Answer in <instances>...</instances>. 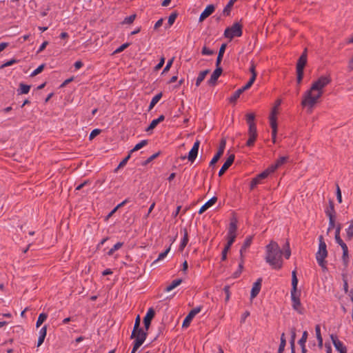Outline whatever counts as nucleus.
I'll use <instances>...</instances> for the list:
<instances>
[{
	"label": "nucleus",
	"instance_id": "1",
	"mask_svg": "<svg viewBox=\"0 0 353 353\" xmlns=\"http://www.w3.org/2000/svg\"><path fill=\"white\" fill-rule=\"evenodd\" d=\"M332 79L330 74L321 76L316 81H314L310 90L305 92L301 101V105L313 108L323 94V89L330 84Z\"/></svg>",
	"mask_w": 353,
	"mask_h": 353
},
{
	"label": "nucleus",
	"instance_id": "2",
	"mask_svg": "<svg viewBox=\"0 0 353 353\" xmlns=\"http://www.w3.org/2000/svg\"><path fill=\"white\" fill-rule=\"evenodd\" d=\"M265 250L266 262L270 263V265H281L283 263V258L288 259L291 256V249L288 240L283 245L281 248L276 241H271L270 243L265 246Z\"/></svg>",
	"mask_w": 353,
	"mask_h": 353
},
{
	"label": "nucleus",
	"instance_id": "3",
	"mask_svg": "<svg viewBox=\"0 0 353 353\" xmlns=\"http://www.w3.org/2000/svg\"><path fill=\"white\" fill-rule=\"evenodd\" d=\"M307 48H305L296 63V82L299 85L302 82L304 75V68L307 64Z\"/></svg>",
	"mask_w": 353,
	"mask_h": 353
},
{
	"label": "nucleus",
	"instance_id": "4",
	"mask_svg": "<svg viewBox=\"0 0 353 353\" xmlns=\"http://www.w3.org/2000/svg\"><path fill=\"white\" fill-rule=\"evenodd\" d=\"M243 34V26L239 23H234L232 26L227 28L224 31V37L232 40L234 37H239Z\"/></svg>",
	"mask_w": 353,
	"mask_h": 353
},
{
	"label": "nucleus",
	"instance_id": "5",
	"mask_svg": "<svg viewBox=\"0 0 353 353\" xmlns=\"http://www.w3.org/2000/svg\"><path fill=\"white\" fill-rule=\"evenodd\" d=\"M300 295V292H291L292 307L299 314H303L304 313V308L301 303Z\"/></svg>",
	"mask_w": 353,
	"mask_h": 353
},
{
	"label": "nucleus",
	"instance_id": "6",
	"mask_svg": "<svg viewBox=\"0 0 353 353\" xmlns=\"http://www.w3.org/2000/svg\"><path fill=\"white\" fill-rule=\"evenodd\" d=\"M140 316L138 315L134 321V327L130 336L131 339H134L135 336H148V332L143 330V328L140 327Z\"/></svg>",
	"mask_w": 353,
	"mask_h": 353
},
{
	"label": "nucleus",
	"instance_id": "7",
	"mask_svg": "<svg viewBox=\"0 0 353 353\" xmlns=\"http://www.w3.org/2000/svg\"><path fill=\"white\" fill-rule=\"evenodd\" d=\"M248 135L249 139L247 141L246 145L248 147H252L254 145L255 141L256 140L258 136L256 125L255 123H252L249 125Z\"/></svg>",
	"mask_w": 353,
	"mask_h": 353
},
{
	"label": "nucleus",
	"instance_id": "8",
	"mask_svg": "<svg viewBox=\"0 0 353 353\" xmlns=\"http://www.w3.org/2000/svg\"><path fill=\"white\" fill-rule=\"evenodd\" d=\"M225 144H226L225 140L224 139H222L221 140L217 152L216 153V154L214 156V157L210 162V164H209L210 167H214L215 164L220 159V158L221 157V156L223 155V154L224 152Z\"/></svg>",
	"mask_w": 353,
	"mask_h": 353
},
{
	"label": "nucleus",
	"instance_id": "9",
	"mask_svg": "<svg viewBox=\"0 0 353 353\" xmlns=\"http://www.w3.org/2000/svg\"><path fill=\"white\" fill-rule=\"evenodd\" d=\"M201 308H202L201 306H199V307L193 308L192 310H190V312L188 313V314L186 316V317L183 320V322L182 324L183 327H188L190 325L192 319L198 313H199L201 312Z\"/></svg>",
	"mask_w": 353,
	"mask_h": 353
},
{
	"label": "nucleus",
	"instance_id": "10",
	"mask_svg": "<svg viewBox=\"0 0 353 353\" xmlns=\"http://www.w3.org/2000/svg\"><path fill=\"white\" fill-rule=\"evenodd\" d=\"M252 240H253V236H248L245 238V239L240 249V251H239L240 252V258H241V263L239 265H241L242 263H244V260H243L244 254L246 252L247 249L250 246V245L252 242Z\"/></svg>",
	"mask_w": 353,
	"mask_h": 353
},
{
	"label": "nucleus",
	"instance_id": "11",
	"mask_svg": "<svg viewBox=\"0 0 353 353\" xmlns=\"http://www.w3.org/2000/svg\"><path fill=\"white\" fill-rule=\"evenodd\" d=\"M223 72V69L221 65H216V69L214 70L210 79L208 81V84L209 85H214L216 83V81L219 77L221 75Z\"/></svg>",
	"mask_w": 353,
	"mask_h": 353
},
{
	"label": "nucleus",
	"instance_id": "12",
	"mask_svg": "<svg viewBox=\"0 0 353 353\" xmlns=\"http://www.w3.org/2000/svg\"><path fill=\"white\" fill-rule=\"evenodd\" d=\"M330 338L334 347L339 353L347 352V347L339 340L336 335L331 334Z\"/></svg>",
	"mask_w": 353,
	"mask_h": 353
},
{
	"label": "nucleus",
	"instance_id": "13",
	"mask_svg": "<svg viewBox=\"0 0 353 353\" xmlns=\"http://www.w3.org/2000/svg\"><path fill=\"white\" fill-rule=\"evenodd\" d=\"M154 316H155V312H154V309L152 307L149 308L145 316L143 318V323H144V327L145 329V331L147 332L148 330V329L151 325V321H152V319L154 317Z\"/></svg>",
	"mask_w": 353,
	"mask_h": 353
},
{
	"label": "nucleus",
	"instance_id": "14",
	"mask_svg": "<svg viewBox=\"0 0 353 353\" xmlns=\"http://www.w3.org/2000/svg\"><path fill=\"white\" fill-rule=\"evenodd\" d=\"M200 143L201 142L199 140H196L192 149L189 152L188 156L187 158H188V161H190V162H194V161L196 159L197 154H198Z\"/></svg>",
	"mask_w": 353,
	"mask_h": 353
},
{
	"label": "nucleus",
	"instance_id": "15",
	"mask_svg": "<svg viewBox=\"0 0 353 353\" xmlns=\"http://www.w3.org/2000/svg\"><path fill=\"white\" fill-rule=\"evenodd\" d=\"M235 159V156L234 154H231L229 155L222 167L221 168L219 172V176H221L232 165Z\"/></svg>",
	"mask_w": 353,
	"mask_h": 353
},
{
	"label": "nucleus",
	"instance_id": "16",
	"mask_svg": "<svg viewBox=\"0 0 353 353\" xmlns=\"http://www.w3.org/2000/svg\"><path fill=\"white\" fill-rule=\"evenodd\" d=\"M215 10V6L213 4L207 6L205 10L201 12L199 17V22L203 21L209 16H210Z\"/></svg>",
	"mask_w": 353,
	"mask_h": 353
},
{
	"label": "nucleus",
	"instance_id": "17",
	"mask_svg": "<svg viewBox=\"0 0 353 353\" xmlns=\"http://www.w3.org/2000/svg\"><path fill=\"white\" fill-rule=\"evenodd\" d=\"M262 281H263L262 278H259L256 280V281L254 283L253 286L251 290V292H250V298L251 299L255 298L260 292Z\"/></svg>",
	"mask_w": 353,
	"mask_h": 353
},
{
	"label": "nucleus",
	"instance_id": "18",
	"mask_svg": "<svg viewBox=\"0 0 353 353\" xmlns=\"http://www.w3.org/2000/svg\"><path fill=\"white\" fill-rule=\"evenodd\" d=\"M267 178V173L262 172L253 178L250 182V190H253L257 185L261 183L263 179Z\"/></svg>",
	"mask_w": 353,
	"mask_h": 353
},
{
	"label": "nucleus",
	"instance_id": "19",
	"mask_svg": "<svg viewBox=\"0 0 353 353\" xmlns=\"http://www.w3.org/2000/svg\"><path fill=\"white\" fill-rule=\"evenodd\" d=\"M147 337L144 336H135L133 342V347L131 353H136L138 349L142 345Z\"/></svg>",
	"mask_w": 353,
	"mask_h": 353
},
{
	"label": "nucleus",
	"instance_id": "20",
	"mask_svg": "<svg viewBox=\"0 0 353 353\" xmlns=\"http://www.w3.org/2000/svg\"><path fill=\"white\" fill-rule=\"evenodd\" d=\"M270 126L272 128V139L273 143H276V138L277 134V122L276 118L274 116L270 119Z\"/></svg>",
	"mask_w": 353,
	"mask_h": 353
},
{
	"label": "nucleus",
	"instance_id": "21",
	"mask_svg": "<svg viewBox=\"0 0 353 353\" xmlns=\"http://www.w3.org/2000/svg\"><path fill=\"white\" fill-rule=\"evenodd\" d=\"M217 201V197L213 196L210 200H208L204 205L201 206L200 210H199V214H203L205 210H207L209 208L212 206Z\"/></svg>",
	"mask_w": 353,
	"mask_h": 353
},
{
	"label": "nucleus",
	"instance_id": "22",
	"mask_svg": "<svg viewBox=\"0 0 353 353\" xmlns=\"http://www.w3.org/2000/svg\"><path fill=\"white\" fill-rule=\"evenodd\" d=\"M327 255V249L324 250H319L316 254V259L317 262L319 263V265H323L325 258Z\"/></svg>",
	"mask_w": 353,
	"mask_h": 353
},
{
	"label": "nucleus",
	"instance_id": "23",
	"mask_svg": "<svg viewBox=\"0 0 353 353\" xmlns=\"http://www.w3.org/2000/svg\"><path fill=\"white\" fill-rule=\"evenodd\" d=\"M227 47L226 43H222L218 53V56L216 61V65H221V61L223 60V54L225 53V49Z\"/></svg>",
	"mask_w": 353,
	"mask_h": 353
},
{
	"label": "nucleus",
	"instance_id": "24",
	"mask_svg": "<svg viewBox=\"0 0 353 353\" xmlns=\"http://www.w3.org/2000/svg\"><path fill=\"white\" fill-rule=\"evenodd\" d=\"M298 279L296 277V270H294L292 272V289L291 292H299L297 290Z\"/></svg>",
	"mask_w": 353,
	"mask_h": 353
},
{
	"label": "nucleus",
	"instance_id": "25",
	"mask_svg": "<svg viewBox=\"0 0 353 353\" xmlns=\"http://www.w3.org/2000/svg\"><path fill=\"white\" fill-rule=\"evenodd\" d=\"M237 230V221L236 219L231 220L228 234L236 235Z\"/></svg>",
	"mask_w": 353,
	"mask_h": 353
},
{
	"label": "nucleus",
	"instance_id": "26",
	"mask_svg": "<svg viewBox=\"0 0 353 353\" xmlns=\"http://www.w3.org/2000/svg\"><path fill=\"white\" fill-rule=\"evenodd\" d=\"M209 72H210L209 69L205 70L199 72V76L197 77V78L196 79V83H195V85L196 87H199L201 85V83L204 80L206 75L208 74H209Z\"/></svg>",
	"mask_w": 353,
	"mask_h": 353
},
{
	"label": "nucleus",
	"instance_id": "27",
	"mask_svg": "<svg viewBox=\"0 0 353 353\" xmlns=\"http://www.w3.org/2000/svg\"><path fill=\"white\" fill-rule=\"evenodd\" d=\"M183 281V279H177L172 281V283L165 288V292H170L175 288L179 286Z\"/></svg>",
	"mask_w": 353,
	"mask_h": 353
},
{
	"label": "nucleus",
	"instance_id": "28",
	"mask_svg": "<svg viewBox=\"0 0 353 353\" xmlns=\"http://www.w3.org/2000/svg\"><path fill=\"white\" fill-rule=\"evenodd\" d=\"M237 0H230L226 6L224 8L223 10V14L225 17L230 16L232 8L233 7V5L234 2H236Z\"/></svg>",
	"mask_w": 353,
	"mask_h": 353
},
{
	"label": "nucleus",
	"instance_id": "29",
	"mask_svg": "<svg viewBox=\"0 0 353 353\" xmlns=\"http://www.w3.org/2000/svg\"><path fill=\"white\" fill-rule=\"evenodd\" d=\"M30 85L21 83L19 84V88L17 89V94L19 95L23 94H28L30 91Z\"/></svg>",
	"mask_w": 353,
	"mask_h": 353
},
{
	"label": "nucleus",
	"instance_id": "30",
	"mask_svg": "<svg viewBox=\"0 0 353 353\" xmlns=\"http://www.w3.org/2000/svg\"><path fill=\"white\" fill-rule=\"evenodd\" d=\"M163 96V94L162 92H159V94H156L152 99V101H150V105H149V108H148V111L151 110L154 106L159 101V100L161 99Z\"/></svg>",
	"mask_w": 353,
	"mask_h": 353
},
{
	"label": "nucleus",
	"instance_id": "31",
	"mask_svg": "<svg viewBox=\"0 0 353 353\" xmlns=\"http://www.w3.org/2000/svg\"><path fill=\"white\" fill-rule=\"evenodd\" d=\"M315 332L318 341L319 347L321 348L323 347V338L321 334V328L319 325H316L315 326Z\"/></svg>",
	"mask_w": 353,
	"mask_h": 353
},
{
	"label": "nucleus",
	"instance_id": "32",
	"mask_svg": "<svg viewBox=\"0 0 353 353\" xmlns=\"http://www.w3.org/2000/svg\"><path fill=\"white\" fill-rule=\"evenodd\" d=\"M326 215L328 216V214H331L332 216H336V212L334 210V201L331 199L329 200V206L325 211Z\"/></svg>",
	"mask_w": 353,
	"mask_h": 353
},
{
	"label": "nucleus",
	"instance_id": "33",
	"mask_svg": "<svg viewBox=\"0 0 353 353\" xmlns=\"http://www.w3.org/2000/svg\"><path fill=\"white\" fill-rule=\"evenodd\" d=\"M243 92L241 88L236 90L234 94L229 98V102L231 103H234Z\"/></svg>",
	"mask_w": 353,
	"mask_h": 353
},
{
	"label": "nucleus",
	"instance_id": "34",
	"mask_svg": "<svg viewBox=\"0 0 353 353\" xmlns=\"http://www.w3.org/2000/svg\"><path fill=\"white\" fill-rule=\"evenodd\" d=\"M353 238V221H350V225L346 229V239L348 241L352 240Z\"/></svg>",
	"mask_w": 353,
	"mask_h": 353
},
{
	"label": "nucleus",
	"instance_id": "35",
	"mask_svg": "<svg viewBox=\"0 0 353 353\" xmlns=\"http://www.w3.org/2000/svg\"><path fill=\"white\" fill-rule=\"evenodd\" d=\"M188 242V232L186 229H184V236L182 239L181 244L179 245V250L182 251L184 248L186 246L187 243Z\"/></svg>",
	"mask_w": 353,
	"mask_h": 353
},
{
	"label": "nucleus",
	"instance_id": "36",
	"mask_svg": "<svg viewBox=\"0 0 353 353\" xmlns=\"http://www.w3.org/2000/svg\"><path fill=\"white\" fill-rule=\"evenodd\" d=\"M47 318L48 315L46 313H41L37 319L36 327H40L42 325V323L47 319Z\"/></svg>",
	"mask_w": 353,
	"mask_h": 353
},
{
	"label": "nucleus",
	"instance_id": "37",
	"mask_svg": "<svg viewBox=\"0 0 353 353\" xmlns=\"http://www.w3.org/2000/svg\"><path fill=\"white\" fill-rule=\"evenodd\" d=\"M170 248H171V245L165 251H163V252L160 253L159 254V256L157 257V259H155L152 262V265H153L154 263H155L156 262H157L159 260L163 259L168 254V253L170 252Z\"/></svg>",
	"mask_w": 353,
	"mask_h": 353
},
{
	"label": "nucleus",
	"instance_id": "38",
	"mask_svg": "<svg viewBox=\"0 0 353 353\" xmlns=\"http://www.w3.org/2000/svg\"><path fill=\"white\" fill-rule=\"evenodd\" d=\"M148 140H143L140 143L135 145V146L130 151V153H132L142 148L143 146L148 144Z\"/></svg>",
	"mask_w": 353,
	"mask_h": 353
},
{
	"label": "nucleus",
	"instance_id": "39",
	"mask_svg": "<svg viewBox=\"0 0 353 353\" xmlns=\"http://www.w3.org/2000/svg\"><path fill=\"white\" fill-rule=\"evenodd\" d=\"M123 245V243L122 242H118L112 248H110L107 254L109 256H111L114 254V251L120 249Z\"/></svg>",
	"mask_w": 353,
	"mask_h": 353
},
{
	"label": "nucleus",
	"instance_id": "40",
	"mask_svg": "<svg viewBox=\"0 0 353 353\" xmlns=\"http://www.w3.org/2000/svg\"><path fill=\"white\" fill-rule=\"evenodd\" d=\"M328 218H329V227L327 229V232L329 231H330L331 230H332L333 228H334L336 226V224H335L336 216H332L331 214H328Z\"/></svg>",
	"mask_w": 353,
	"mask_h": 353
},
{
	"label": "nucleus",
	"instance_id": "41",
	"mask_svg": "<svg viewBox=\"0 0 353 353\" xmlns=\"http://www.w3.org/2000/svg\"><path fill=\"white\" fill-rule=\"evenodd\" d=\"M307 336H308L307 332L304 331L303 332L302 337L298 341V343L301 347L305 346V343L307 341Z\"/></svg>",
	"mask_w": 353,
	"mask_h": 353
},
{
	"label": "nucleus",
	"instance_id": "42",
	"mask_svg": "<svg viewBox=\"0 0 353 353\" xmlns=\"http://www.w3.org/2000/svg\"><path fill=\"white\" fill-rule=\"evenodd\" d=\"M343 261L345 265H347L348 263V248L347 245L343 246Z\"/></svg>",
	"mask_w": 353,
	"mask_h": 353
},
{
	"label": "nucleus",
	"instance_id": "43",
	"mask_svg": "<svg viewBox=\"0 0 353 353\" xmlns=\"http://www.w3.org/2000/svg\"><path fill=\"white\" fill-rule=\"evenodd\" d=\"M281 99H277L275 102V105L274 106V108H272V112H271V114H270V119L272 118V116H274V117L276 118V115L277 114V108L278 107L281 105Z\"/></svg>",
	"mask_w": 353,
	"mask_h": 353
},
{
	"label": "nucleus",
	"instance_id": "44",
	"mask_svg": "<svg viewBox=\"0 0 353 353\" xmlns=\"http://www.w3.org/2000/svg\"><path fill=\"white\" fill-rule=\"evenodd\" d=\"M178 14V12L174 11L169 16L168 23L170 26H171L174 23Z\"/></svg>",
	"mask_w": 353,
	"mask_h": 353
},
{
	"label": "nucleus",
	"instance_id": "45",
	"mask_svg": "<svg viewBox=\"0 0 353 353\" xmlns=\"http://www.w3.org/2000/svg\"><path fill=\"white\" fill-rule=\"evenodd\" d=\"M136 17H137V15L135 14H132L129 17H127L123 21L122 24H131L134 22Z\"/></svg>",
	"mask_w": 353,
	"mask_h": 353
},
{
	"label": "nucleus",
	"instance_id": "46",
	"mask_svg": "<svg viewBox=\"0 0 353 353\" xmlns=\"http://www.w3.org/2000/svg\"><path fill=\"white\" fill-rule=\"evenodd\" d=\"M131 154L130 153L125 157L119 164L118 167L115 169V171H117L119 169L123 168L127 163L128 161L130 159L131 157Z\"/></svg>",
	"mask_w": 353,
	"mask_h": 353
},
{
	"label": "nucleus",
	"instance_id": "47",
	"mask_svg": "<svg viewBox=\"0 0 353 353\" xmlns=\"http://www.w3.org/2000/svg\"><path fill=\"white\" fill-rule=\"evenodd\" d=\"M45 66H46L45 63H43V64L40 65L36 70H34L32 72V74H30V77H33L37 76L39 73H41L43 70V69L45 68Z\"/></svg>",
	"mask_w": 353,
	"mask_h": 353
},
{
	"label": "nucleus",
	"instance_id": "48",
	"mask_svg": "<svg viewBox=\"0 0 353 353\" xmlns=\"http://www.w3.org/2000/svg\"><path fill=\"white\" fill-rule=\"evenodd\" d=\"M288 159H289V157L288 156L281 157L276 161L275 163L277 165V167L279 168L282 165H283L285 163H286L287 161L288 160Z\"/></svg>",
	"mask_w": 353,
	"mask_h": 353
},
{
	"label": "nucleus",
	"instance_id": "49",
	"mask_svg": "<svg viewBox=\"0 0 353 353\" xmlns=\"http://www.w3.org/2000/svg\"><path fill=\"white\" fill-rule=\"evenodd\" d=\"M255 80H256V79H254V77H250V79L248 81V83L241 88L242 90V91L244 92V91L248 90L252 85V84L254 83Z\"/></svg>",
	"mask_w": 353,
	"mask_h": 353
},
{
	"label": "nucleus",
	"instance_id": "50",
	"mask_svg": "<svg viewBox=\"0 0 353 353\" xmlns=\"http://www.w3.org/2000/svg\"><path fill=\"white\" fill-rule=\"evenodd\" d=\"M159 123V122L157 119H154L152 121L150 124L148 125V127L145 129L146 132H150L154 130L157 125Z\"/></svg>",
	"mask_w": 353,
	"mask_h": 353
},
{
	"label": "nucleus",
	"instance_id": "51",
	"mask_svg": "<svg viewBox=\"0 0 353 353\" xmlns=\"http://www.w3.org/2000/svg\"><path fill=\"white\" fill-rule=\"evenodd\" d=\"M336 195L338 202L341 203L342 202V196L341 191L338 183H336Z\"/></svg>",
	"mask_w": 353,
	"mask_h": 353
},
{
	"label": "nucleus",
	"instance_id": "52",
	"mask_svg": "<svg viewBox=\"0 0 353 353\" xmlns=\"http://www.w3.org/2000/svg\"><path fill=\"white\" fill-rule=\"evenodd\" d=\"M277 168H279L277 167V165H276V163L274 164H272L271 165L270 167H268L266 170H265L263 171V172H266L267 173V177L268 176V175L270 174V173H272L274 172Z\"/></svg>",
	"mask_w": 353,
	"mask_h": 353
},
{
	"label": "nucleus",
	"instance_id": "53",
	"mask_svg": "<svg viewBox=\"0 0 353 353\" xmlns=\"http://www.w3.org/2000/svg\"><path fill=\"white\" fill-rule=\"evenodd\" d=\"M254 119H255V115L254 113H249V114H246V121H247L248 125H250L252 123H255L254 122Z\"/></svg>",
	"mask_w": 353,
	"mask_h": 353
},
{
	"label": "nucleus",
	"instance_id": "54",
	"mask_svg": "<svg viewBox=\"0 0 353 353\" xmlns=\"http://www.w3.org/2000/svg\"><path fill=\"white\" fill-rule=\"evenodd\" d=\"M159 154H160V152H158L152 154L149 158H148L144 162H143L142 165H148L149 163H150L152 161H153L154 159H156L159 155Z\"/></svg>",
	"mask_w": 353,
	"mask_h": 353
},
{
	"label": "nucleus",
	"instance_id": "55",
	"mask_svg": "<svg viewBox=\"0 0 353 353\" xmlns=\"http://www.w3.org/2000/svg\"><path fill=\"white\" fill-rule=\"evenodd\" d=\"M130 46V43H125L122 44L121 46H119L117 49H116L114 52V54L120 53L122 51H123L125 48L129 47Z\"/></svg>",
	"mask_w": 353,
	"mask_h": 353
},
{
	"label": "nucleus",
	"instance_id": "56",
	"mask_svg": "<svg viewBox=\"0 0 353 353\" xmlns=\"http://www.w3.org/2000/svg\"><path fill=\"white\" fill-rule=\"evenodd\" d=\"M250 72L252 74L251 77H254V79H256V76H257V73L256 72V65L254 63V61L251 62V65H250Z\"/></svg>",
	"mask_w": 353,
	"mask_h": 353
},
{
	"label": "nucleus",
	"instance_id": "57",
	"mask_svg": "<svg viewBox=\"0 0 353 353\" xmlns=\"http://www.w3.org/2000/svg\"><path fill=\"white\" fill-rule=\"evenodd\" d=\"M215 52H214V50H212L209 49L206 46H203V48H202V50H201V54L203 55H212Z\"/></svg>",
	"mask_w": 353,
	"mask_h": 353
},
{
	"label": "nucleus",
	"instance_id": "58",
	"mask_svg": "<svg viewBox=\"0 0 353 353\" xmlns=\"http://www.w3.org/2000/svg\"><path fill=\"white\" fill-rule=\"evenodd\" d=\"M319 250L326 249L327 246H326L325 242L324 241L323 236L322 235L319 236Z\"/></svg>",
	"mask_w": 353,
	"mask_h": 353
},
{
	"label": "nucleus",
	"instance_id": "59",
	"mask_svg": "<svg viewBox=\"0 0 353 353\" xmlns=\"http://www.w3.org/2000/svg\"><path fill=\"white\" fill-rule=\"evenodd\" d=\"M101 130L100 129L93 130L89 135V139L92 140L94 137H96L97 135H99L101 133Z\"/></svg>",
	"mask_w": 353,
	"mask_h": 353
},
{
	"label": "nucleus",
	"instance_id": "60",
	"mask_svg": "<svg viewBox=\"0 0 353 353\" xmlns=\"http://www.w3.org/2000/svg\"><path fill=\"white\" fill-rule=\"evenodd\" d=\"M19 61L15 59H12L7 62H6L5 63L2 64L0 67V68H4L6 67H8V66H10L12 65V64L15 63H17Z\"/></svg>",
	"mask_w": 353,
	"mask_h": 353
},
{
	"label": "nucleus",
	"instance_id": "61",
	"mask_svg": "<svg viewBox=\"0 0 353 353\" xmlns=\"http://www.w3.org/2000/svg\"><path fill=\"white\" fill-rule=\"evenodd\" d=\"M174 57H172L171 59H170V60L168 61V63H167V64H166L165 67V68H164V69L163 70V72H162V73H165V72H168V71H169V70H170V68H171V66H172V63H173V61H174Z\"/></svg>",
	"mask_w": 353,
	"mask_h": 353
},
{
	"label": "nucleus",
	"instance_id": "62",
	"mask_svg": "<svg viewBox=\"0 0 353 353\" xmlns=\"http://www.w3.org/2000/svg\"><path fill=\"white\" fill-rule=\"evenodd\" d=\"M164 63H165V58L163 57H162L160 59L159 63L154 67V70L157 71V70H160L163 66Z\"/></svg>",
	"mask_w": 353,
	"mask_h": 353
},
{
	"label": "nucleus",
	"instance_id": "63",
	"mask_svg": "<svg viewBox=\"0 0 353 353\" xmlns=\"http://www.w3.org/2000/svg\"><path fill=\"white\" fill-rule=\"evenodd\" d=\"M223 291L225 293V301H228L230 296V285H225L223 288Z\"/></svg>",
	"mask_w": 353,
	"mask_h": 353
},
{
	"label": "nucleus",
	"instance_id": "64",
	"mask_svg": "<svg viewBox=\"0 0 353 353\" xmlns=\"http://www.w3.org/2000/svg\"><path fill=\"white\" fill-rule=\"evenodd\" d=\"M243 268V266H239L238 270L235 272L233 273L232 278H234V279L238 278L242 272Z\"/></svg>",
	"mask_w": 353,
	"mask_h": 353
}]
</instances>
